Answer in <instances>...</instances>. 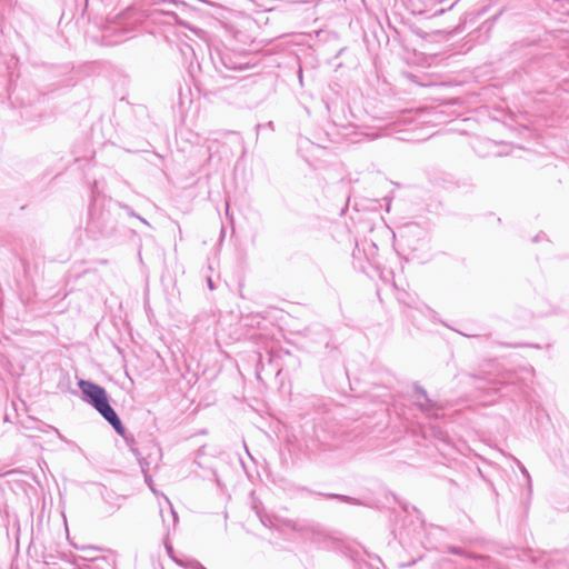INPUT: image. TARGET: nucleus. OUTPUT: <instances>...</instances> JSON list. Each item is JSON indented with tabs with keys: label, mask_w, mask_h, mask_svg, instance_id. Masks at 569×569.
I'll return each instance as SVG.
<instances>
[{
	"label": "nucleus",
	"mask_w": 569,
	"mask_h": 569,
	"mask_svg": "<svg viewBox=\"0 0 569 569\" xmlns=\"http://www.w3.org/2000/svg\"><path fill=\"white\" fill-rule=\"evenodd\" d=\"M322 445H323V447H325V448H323L325 450H332V449H336V448H338V447H339V445H338V443H335V445H326V443H322Z\"/></svg>",
	"instance_id": "nucleus-15"
},
{
	"label": "nucleus",
	"mask_w": 569,
	"mask_h": 569,
	"mask_svg": "<svg viewBox=\"0 0 569 569\" xmlns=\"http://www.w3.org/2000/svg\"><path fill=\"white\" fill-rule=\"evenodd\" d=\"M214 66H216V68L219 70V72H221V73L223 72V71H222V69H220V68L217 66V63H214Z\"/></svg>",
	"instance_id": "nucleus-23"
},
{
	"label": "nucleus",
	"mask_w": 569,
	"mask_h": 569,
	"mask_svg": "<svg viewBox=\"0 0 569 569\" xmlns=\"http://www.w3.org/2000/svg\"><path fill=\"white\" fill-rule=\"evenodd\" d=\"M78 386L82 392L83 400L91 405L119 436L124 437L126 428L114 409L110 406L106 389L89 380H80Z\"/></svg>",
	"instance_id": "nucleus-1"
},
{
	"label": "nucleus",
	"mask_w": 569,
	"mask_h": 569,
	"mask_svg": "<svg viewBox=\"0 0 569 569\" xmlns=\"http://www.w3.org/2000/svg\"><path fill=\"white\" fill-rule=\"evenodd\" d=\"M488 146H492L491 141L489 140H477L475 143H473V149L480 156V157H486L489 154V152H483L481 150V147H488Z\"/></svg>",
	"instance_id": "nucleus-9"
},
{
	"label": "nucleus",
	"mask_w": 569,
	"mask_h": 569,
	"mask_svg": "<svg viewBox=\"0 0 569 569\" xmlns=\"http://www.w3.org/2000/svg\"><path fill=\"white\" fill-rule=\"evenodd\" d=\"M146 482H147V485L150 487V489H151L152 491H154V489L152 488V479H151V477H150V476H149L148 481H146Z\"/></svg>",
	"instance_id": "nucleus-19"
},
{
	"label": "nucleus",
	"mask_w": 569,
	"mask_h": 569,
	"mask_svg": "<svg viewBox=\"0 0 569 569\" xmlns=\"http://www.w3.org/2000/svg\"><path fill=\"white\" fill-rule=\"evenodd\" d=\"M164 547H166L168 556L171 558L172 561H173V558H178V556H176V553H174V550H173V547L171 543L166 541Z\"/></svg>",
	"instance_id": "nucleus-11"
},
{
	"label": "nucleus",
	"mask_w": 569,
	"mask_h": 569,
	"mask_svg": "<svg viewBox=\"0 0 569 569\" xmlns=\"http://www.w3.org/2000/svg\"><path fill=\"white\" fill-rule=\"evenodd\" d=\"M415 406L427 417L438 419L440 412L445 409V406L436 400L428 397L427 391L423 387L415 385Z\"/></svg>",
	"instance_id": "nucleus-4"
},
{
	"label": "nucleus",
	"mask_w": 569,
	"mask_h": 569,
	"mask_svg": "<svg viewBox=\"0 0 569 569\" xmlns=\"http://www.w3.org/2000/svg\"><path fill=\"white\" fill-rule=\"evenodd\" d=\"M48 428H49L51 431H53L54 433H57L59 438H62V436H61L60 431H59L57 428L51 427V426H49Z\"/></svg>",
	"instance_id": "nucleus-17"
},
{
	"label": "nucleus",
	"mask_w": 569,
	"mask_h": 569,
	"mask_svg": "<svg viewBox=\"0 0 569 569\" xmlns=\"http://www.w3.org/2000/svg\"><path fill=\"white\" fill-rule=\"evenodd\" d=\"M438 437H439L441 440H445L446 435L440 430V431H439V433H438Z\"/></svg>",
	"instance_id": "nucleus-20"
},
{
	"label": "nucleus",
	"mask_w": 569,
	"mask_h": 569,
	"mask_svg": "<svg viewBox=\"0 0 569 569\" xmlns=\"http://www.w3.org/2000/svg\"><path fill=\"white\" fill-rule=\"evenodd\" d=\"M167 502L169 503V507H170V513H171V517H172V522H173V526H176V523L178 522V515L177 512L174 511V509L172 508L170 501L168 500V498H166Z\"/></svg>",
	"instance_id": "nucleus-12"
},
{
	"label": "nucleus",
	"mask_w": 569,
	"mask_h": 569,
	"mask_svg": "<svg viewBox=\"0 0 569 569\" xmlns=\"http://www.w3.org/2000/svg\"><path fill=\"white\" fill-rule=\"evenodd\" d=\"M299 80H300V83H302V71L301 70L299 71Z\"/></svg>",
	"instance_id": "nucleus-21"
},
{
	"label": "nucleus",
	"mask_w": 569,
	"mask_h": 569,
	"mask_svg": "<svg viewBox=\"0 0 569 569\" xmlns=\"http://www.w3.org/2000/svg\"><path fill=\"white\" fill-rule=\"evenodd\" d=\"M325 497L328 498V499H337V500H339L341 502L353 505V506H361L362 505L361 500H359L357 498H353V497H350V496H346V495L328 493V495H325Z\"/></svg>",
	"instance_id": "nucleus-7"
},
{
	"label": "nucleus",
	"mask_w": 569,
	"mask_h": 569,
	"mask_svg": "<svg viewBox=\"0 0 569 569\" xmlns=\"http://www.w3.org/2000/svg\"><path fill=\"white\" fill-rule=\"evenodd\" d=\"M407 229H408V230L417 229V227H416V226H408V228H407Z\"/></svg>",
	"instance_id": "nucleus-22"
},
{
	"label": "nucleus",
	"mask_w": 569,
	"mask_h": 569,
	"mask_svg": "<svg viewBox=\"0 0 569 569\" xmlns=\"http://www.w3.org/2000/svg\"><path fill=\"white\" fill-rule=\"evenodd\" d=\"M219 61L222 68L230 71H244L250 68L249 63L243 61V57L229 51L220 53Z\"/></svg>",
	"instance_id": "nucleus-5"
},
{
	"label": "nucleus",
	"mask_w": 569,
	"mask_h": 569,
	"mask_svg": "<svg viewBox=\"0 0 569 569\" xmlns=\"http://www.w3.org/2000/svg\"><path fill=\"white\" fill-rule=\"evenodd\" d=\"M427 310H428V312H429V315H430V318H431L433 321H436V320H437V318H438L437 312H436V311H433V310H431L430 308H427Z\"/></svg>",
	"instance_id": "nucleus-14"
},
{
	"label": "nucleus",
	"mask_w": 569,
	"mask_h": 569,
	"mask_svg": "<svg viewBox=\"0 0 569 569\" xmlns=\"http://www.w3.org/2000/svg\"><path fill=\"white\" fill-rule=\"evenodd\" d=\"M472 378L479 381V383L477 385L479 389L500 392L501 396H507V392H505L503 390L507 388L508 385H513L516 382V375L510 371L503 372L499 376H472Z\"/></svg>",
	"instance_id": "nucleus-3"
},
{
	"label": "nucleus",
	"mask_w": 569,
	"mask_h": 569,
	"mask_svg": "<svg viewBox=\"0 0 569 569\" xmlns=\"http://www.w3.org/2000/svg\"><path fill=\"white\" fill-rule=\"evenodd\" d=\"M117 230V219L110 209H98L94 204L89 211L87 231L93 238L112 236Z\"/></svg>",
	"instance_id": "nucleus-2"
},
{
	"label": "nucleus",
	"mask_w": 569,
	"mask_h": 569,
	"mask_svg": "<svg viewBox=\"0 0 569 569\" xmlns=\"http://www.w3.org/2000/svg\"><path fill=\"white\" fill-rule=\"evenodd\" d=\"M521 472L528 479V481H530L529 472L527 471V469L523 466L521 467Z\"/></svg>",
	"instance_id": "nucleus-16"
},
{
	"label": "nucleus",
	"mask_w": 569,
	"mask_h": 569,
	"mask_svg": "<svg viewBox=\"0 0 569 569\" xmlns=\"http://www.w3.org/2000/svg\"><path fill=\"white\" fill-rule=\"evenodd\" d=\"M173 562L184 569H207L198 560L193 558H173Z\"/></svg>",
	"instance_id": "nucleus-6"
},
{
	"label": "nucleus",
	"mask_w": 569,
	"mask_h": 569,
	"mask_svg": "<svg viewBox=\"0 0 569 569\" xmlns=\"http://www.w3.org/2000/svg\"><path fill=\"white\" fill-rule=\"evenodd\" d=\"M132 452H133V455L137 457V459L139 461L141 471L144 475V481H148V479H149L148 471H149V468H150V462L147 460V458L141 456V452L138 449L132 448Z\"/></svg>",
	"instance_id": "nucleus-8"
},
{
	"label": "nucleus",
	"mask_w": 569,
	"mask_h": 569,
	"mask_svg": "<svg viewBox=\"0 0 569 569\" xmlns=\"http://www.w3.org/2000/svg\"><path fill=\"white\" fill-rule=\"evenodd\" d=\"M208 287H209L210 290L214 289V286H213V282H212L211 278H208Z\"/></svg>",
	"instance_id": "nucleus-18"
},
{
	"label": "nucleus",
	"mask_w": 569,
	"mask_h": 569,
	"mask_svg": "<svg viewBox=\"0 0 569 569\" xmlns=\"http://www.w3.org/2000/svg\"><path fill=\"white\" fill-rule=\"evenodd\" d=\"M116 204L119 208L123 209L127 212L128 216L134 217V218L139 219L142 223L149 226L148 221L146 219H143L142 217H140L139 214H137L130 206L123 204V203H120V202H117Z\"/></svg>",
	"instance_id": "nucleus-10"
},
{
	"label": "nucleus",
	"mask_w": 569,
	"mask_h": 569,
	"mask_svg": "<svg viewBox=\"0 0 569 569\" xmlns=\"http://www.w3.org/2000/svg\"><path fill=\"white\" fill-rule=\"evenodd\" d=\"M541 240H547V236H546V233H543V232H540V233L536 234V236L532 238V242H535V243H536V242H539V241H541Z\"/></svg>",
	"instance_id": "nucleus-13"
}]
</instances>
